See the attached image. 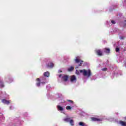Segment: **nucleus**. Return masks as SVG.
Returning <instances> with one entry per match:
<instances>
[{"label":"nucleus","instance_id":"1","mask_svg":"<svg viewBox=\"0 0 126 126\" xmlns=\"http://www.w3.org/2000/svg\"><path fill=\"white\" fill-rule=\"evenodd\" d=\"M79 72L80 73H82L84 76H88V77H90L91 76V70L89 69L86 70V69H83V70H80L78 71V70H76V74H79Z\"/></svg>","mask_w":126,"mask_h":126},{"label":"nucleus","instance_id":"2","mask_svg":"<svg viewBox=\"0 0 126 126\" xmlns=\"http://www.w3.org/2000/svg\"><path fill=\"white\" fill-rule=\"evenodd\" d=\"M95 52L96 55H97V56H99L100 57L103 56V53L102 52V51H101L100 49L96 50Z\"/></svg>","mask_w":126,"mask_h":126},{"label":"nucleus","instance_id":"3","mask_svg":"<svg viewBox=\"0 0 126 126\" xmlns=\"http://www.w3.org/2000/svg\"><path fill=\"white\" fill-rule=\"evenodd\" d=\"M75 62L76 63H83V61L80 60V57L78 56L76 58L75 60Z\"/></svg>","mask_w":126,"mask_h":126},{"label":"nucleus","instance_id":"4","mask_svg":"<svg viewBox=\"0 0 126 126\" xmlns=\"http://www.w3.org/2000/svg\"><path fill=\"white\" fill-rule=\"evenodd\" d=\"M11 102V100H7L5 99H3L2 100V102L3 104H6V105H8Z\"/></svg>","mask_w":126,"mask_h":126},{"label":"nucleus","instance_id":"5","mask_svg":"<svg viewBox=\"0 0 126 126\" xmlns=\"http://www.w3.org/2000/svg\"><path fill=\"white\" fill-rule=\"evenodd\" d=\"M47 68H53L54 67V63H49L46 65Z\"/></svg>","mask_w":126,"mask_h":126},{"label":"nucleus","instance_id":"6","mask_svg":"<svg viewBox=\"0 0 126 126\" xmlns=\"http://www.w3.org/2000/svg\"><path fill=\"white\" fill-rule=\"evenodd\" d=\"M70 81L71 82H76V77L75 75H72L70 77Z\"/></svg>","mask_w":126,"mask_h":126},{"label":"nucleus","instance_id":"7","mask_svg":"<svg viewBox=\"0 0 126 126\" xmlns=\"http://www.w3.org/2000/svg\"><path fill=\"white\" fill-rule=\"evenodd\" d=\"M62 79L64 81H65V82H66V81H67V80H68V76L66 75H64L62 77Z\"/></svg>","mask_w":126,"mask_h":126},{"label":"nucleus","instance_id":"8","mask_svg":"<svg viewBox=\"0 0 126 126\" xmlns=\"http://www.w3.org/2000/svg\"><path fill=\"white\" fill-rule=\"evenodd\" d=\"M91 120L93 122H100L101 121V119L95 117H92Z\"/></svg>","mask_w":126,"mask_h":126},{"label":"nucleus","instance_id":"9","mask_svg":"<svg viewBox=\"0 0 126 126\" xmlns=\"http://www.w3.org/2000/svg\"><path fill=\"white\" fill-rule=\"evenodd\" d=\"M119 124L121 125L122 126H126V122H124L123 121H120Z\"/></svg>","mask_w":126,"mask_h":126},{"label":"nucleus","instance_id":"10","mask_svg":"<svg viewBox=\"0 0 126 126\" xmlns=\"http://www.w3.org/2000/svg\"><path fill=\"white\" fill-rule=\"evenodd\" d=\"M36 81H38V82L36 83V85H37V86H38L39 87L40 86V85L41 84L40 78H37Z\"/></svg>","mask_w":126,"mask_h":126},{"label":"nucleus","instance_id":"11","mask_svg":"<svg viewBox=\"0 0 126 126\" xmlns=\"http://www.w3.org/2000/svg\"><path fill=\"white\" fill-rule=\"evenodd\" d=\"M79 126H87V125H86V124L84 123V122H80L79 123Z\"/></svg>","mask_w":126,"mask_h":126},{"label":"nucleus","instance_id":"12","mask_svg":"<svg viewBox=\"0 0 126 126\" xmlns=\"http://www.w3.org/2000/svg\"><path fill=\"white\" fill-rule=\"evenodd\" d=\"M57 109H58V111H63V107L61 106V105H58Z\"/></svg>","mask_w":126,"mask_h":126},{"label":"nucleus","instance_id":"13","mask_svg":"<svg viewBox=\"0 0 126 126\" xmlns=\"http://www.w3.org/2000/svg\"><path fill=\"white\" fill-rule=\"evenodd\" d=\"M44 76H46V77H49L50 76V73L48 71L44 72Z\"/></svg>","mask_w":126,"mask_h":126},{"label":"nucleus","instance_id":"14","mask_svg":"<svg viewBox=\"0 0 126 126\" xmlns=\"http://www.w3.org/2000/svg\"><path fill=\"white\" fill-rule=\"evenodd\" d=\"M104 52H105V53H106V54H110V49L105 48Z\"/></svg>","mask_w":126,"mask_h":126},{"label":"nucleus","instance_id":"15","mask_svg":"<svg viewBox=\"0 0 126 126\" xmlns=\"http://www.w3.org/2000/svg\"><path fill=\"white\" fill-rule=\"evenodd\" d=\"M63 121L64 122H66V123H68V122H70V118H66L63 119Z\"/></svg>","mask_w":126,"mask_h":126},{"label":"nucleus","instance_id":"16","mask_svg":"<svg viewBox=\"0 0 126 126\" xmlns=\"http://www.w3.org/2000/svg\"><path fill=\"white\" fill-rule=\"evenodd\" d=\"M74 69V67L73 66H71L70 68H68V71H72Z\"/></svg>","mask_w":126,"mask_h":126},{"label":"nucleus","instance_id":"17","mask_svg":"<svg viewBox=\"0 0 126 126\" xmlns=\"http://www.w3.org/2000/svg\"><path fill=\"white\" fill-rule=\"evenodd\" d=\"M69 123H70L71 126H74V122L73 121V120H70L69 121Z\"/></svg>","mask_w":126,"mask_h":126},{"label":"nucleus","instance_id":"18","mask_svg":"<svg viewBox=\"0 0 126 126\" xmlns=\"http://www.w3.org/2000/svg\"><path fill=\"white\" fill-rule=\"evenodd\" d=\"M0 87H2V88L4 87V85L3 84V82H2V81L0 82Z\"/></svg>","mask_w":126,"mask_h":126},{"label":"nucleus","instance_id":"19","mask_svg":"<svg viewBox=\"0 0 126 126\" xmlns=\"http://www.w3.org/2000/svg\"><path fill=\"white\" fill-rule=\"evenodd\" d=\"M67 101L69 102V103H70V104H72V105H73V104H74V102L72 100L67 99Z\"/></svg>","mask_w":126,"mask_h":126},{"label":"nucleus","instance_id":"20","mask_svg":"<svg viewBox=\"0 0 126 126\" xmlns=\"http://www.w3.org/2000/svg\"><path fill=\"white\" fill-rule=\"evenodd\" d=\"M72 107L71 106H70L69 105H67L66 107V110H71Z\"/></svg>","mask_w":126,"mask_h":126},{"label":"nucleus","instance_id":"21","mask_svg":"<svg viewBox=\"0 0 126 126\" xmlns=\"http://www.w3.org/2000/svg\"><path fill=\"white\" fill-rule=\"evenodd\" d=\"M102 70H103V71H106V70H108V68L105 67L102 69Z\"/></svg>","mask_w":126,"mask_h":126},{"label":"nucleus","instance_id":"22","mask_svg":"<svg viewBox=\"0 0 126 126\" xmlns=\"http://www.w3.org/2000/svg\"><path fill=\"white\" fill-rule=\"evenodd\" d=\"M120 51V48H116V52H119Z\"/></svg>","mask_w":126,"mask_h":126},{"label":"nucleus","instance_id":"23","mask_svg":"<svg viewBox=\"0 0 126 126\" xmlns=\"http://www.w3.org/2000/svg\"><path fill=\"white\" fill-rule=\"evenodd\" d=\"M82 63H83V62H80V63L79 64V66H81Z\"/></svg>","mask_w":126,"mask_h":126},{"label":"nucleus","instance_id":"24","mask_svg":"<svg viewBox=\"0 0 126 126\" xmlns=\"http://www.w3.org/2000/svg\"><path fill=\"white\" fill-rule=\"evenodd\" d=\"M111 23H112V24H116V22H115L114 20H112L111 21Z\"/></svg>","mask_w":126,"mask_h":126},{"label":"nucleus","instance_id":"25","mask_svg":"<svg viewBox=\"0 0 126 126\" xmlns=\"http://www.w3.org/2000/svg\"><path fill=\"white\" fill-rule=\"evenodd\" d=\"M124 37H123V36H122V37H120V39H121V40L124 39Z\"/></svg>","mask_w":126,"mask_h":126},{"label":"nucleus","instance_id":"26","mask_svg":"<svg viewBox=\"0 0 126 126\" xmlns=\"http://www.w3.org/2000/svg\"><path fill=\"white\" fill-rule=\"evenodd\" d=\"M61 72H63V71H62V70H59V73H61Z\"/></svg>","mask_w":126,"mask_h":126},{"label":"nucleus","instance_id":"27","mask_svg":"<svg viewBox=\"0 0 126 126\" xmlns=\"http://www.w3.org/2000/svg\"><path fill=\"white\" fill-rule=\"evenodd\" d=\"M124 22L125 23V25H126V20H125Z\"/></svg>","mask_w":126,"mask_h":126},{"label":"nucleus","instance_id":"28","mask_svg":"<svg viewBox=\"0 0 126 126\" xmlns=\"http://www.w3.org/2000/svg\"><path fill=\"white\" fill-rule=\"evenodd\" d=\"M62 74H60V75H59V77H62Z\"/></svg>","mask_w":126,"mask_h":126},{"label":"nucleus","instance_id":"29","mask_svg":"<svg viewBox=\"0 0 126 126\" xmlns=\"http://www.w3.org/2000/svg\"><path fill=\"white\" fill-rule=\"evenodd\" d=\"M43 83H45V82H43Z\"/></svg>","mask_w":126,"mask_h":126}]
</instances>
